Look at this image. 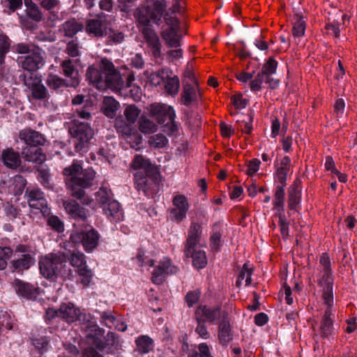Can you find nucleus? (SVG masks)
<instances>
[{"instance_id":"dca6fc26","label":"nucleus","mask_w":357,"mask_h":357,"mask_svg":"<svg viewBox=\"0 0 357 357\" xmlns=\"http://www.w3.org/2000/svg\"><path fill=\"white\" fill-rule=\"evenodd\" d=\"M29 206L32 209L40 211L44 215L50 213L47 207V202L44 197V193L38 188H27L25 192Z\"/></svg>"},{"instance_id":"412c9836","label":"nucleus","mask_w":357,"mask_h":357,"mask_svg":"<svg viewBox=\"0 0 357 357\" xmlns=\"http://www.w3.org/2000/svg\"><path fill=\"white\" fill-rule=\"evenodd\" d=\"M140 31L143 35L147 46L151 50L153 56L155 59L162 56V43L159 36L152 27H141Z\"/></svg>"},{"instance_id":"49530a36","label":"nucleus","mask_w":357,"mask_h":357,"mask_svg":"<svg viewBox=\"0 0 357 357\" xmlns=\"http://www.w3.org/2000/svg\"><path fill=\"white\" fill-rule=\"evenodd\" d=\"M180 88V82L177 76L167 77L165 82V91L172 96H176Z\"/></svg>"},{"instance_id":"4d7b16f0","label":"nucleus","mask_w":357,"mask_h":357,"mask_svg":"<svg viewBox=\"0 0 357 357\" xmlns=\"http://www.w3.org/2000/svg\"><path fill=\"white\" fill-rule=\"evenodd\" d=\"M168 143L167 138L162 134L153 135L149 139V144L155 148H163Z\"/></svg>"},{"instance_id":"7c9ffc66","label":"nucleus","mask_w":357,"mask_h":357,"mask_svg":"<svg viewBox=\"0 0 357 357\" xmlns=\"http://www.w3.org/2000/svg\"><path fill=\"white\" fill-rule=\"evenodd\" d=\"M102 322L108 328H114L119 331H125L127 328V325L122 321V319L117 316L116 317L113 312H105L102 315Z\"/></svg>"},{"instance_id":"393cba45","label":"nucleus","mask_w":357,"mask_h":357,"mask_svg":"<svg viewBox=\"0 0 357 357\" xmlns=\"http://www.w3.org/2000/svg\"><path fill=\"white\" fill-rule=\"evenodd\" d=\"M104 69L101 68V62L98 66H91L87 68L86 77L87 80L98 89L103 88Z\"/></svg>"},{"instance_id":"72a5a7b5","label":"nucleus","mask_w":357,"mask_h":357,"mask_svg":"<svg viewBox=\"0 0 357 357\" xmlns=\"http://www.w3.org/2000/svg\"><path fill=\"white\" fill-rule=\"evenodd\" d=\"M114 128L116 132L126 139H128L134 130L132 124L126 121L123 116H119L115 119Z\"/></svg>"},{"instance_id":"f257e3e1","label":"nucleus","mask_w":357,"mask_h":357,"mask_svg":"<svg viewBox=\"0 0 357 357\" xmlns=\"http://www.w3.org/2000/svg\"><path fill=\"white\" fill-rule=\"evenodd\" d=\"M63 174L72 196L82 199L85 195L84 189L92 185L96 173L91 168L83 169L79 162L75 160L72 165L63 169Z\"/></svg>"},{"instance_id":"052dcab7","label":"nucleus","mask_w":357,"mask_h":357,"mask_svg":"<svg viewBox=\"0 0 357 357\" xmlns=\"http://www.w3.org/2000/svg\"><path fill=\"white\" fill-rule=\"evenodd\" d=\"M40 47L36 46L32 43H18L15 46V50L18 54H31L35 52L36 49Z\"/></svg>"},{"instance_id":"58836bf2","label":"nucleus","mask_w":357,"mask_h":357,"mask_svg":"<svg viewBox=\"0 0 357 357\" xmlns=\"http://www.w3.org/2000/svg\"><path fill=\"white\" fill-rule=\"evenodd\" d=\"M11 41L10 38L4 33H0V72L6 68L5 59L6 54L9 52Z\"/></svg>"},{"instance_id":"aec40b11","label":"nucleus","mask_w":357,"mask_h":357,"mask_svg":"<svg viewBox=\"0 0 357 357\" xmlns=\"http://www.w3.org/2000/svg\"><path fill=\"white\" fill-rule=\"evenodd\" d=\"M173 207L169 211L170 219L179 223L186 218L187 212L189 209V204L187 198L182 195L174 197Z\"/></svg>"},{"instance_id":"69168bd1","label":"nucleus","mask_w":357,"mask_h":357,"mask_svg":"<svg viewBox=\"0 0 357 357\" xmlns=\"http://www.w3.org/2000/svg\"><path fill=\"white\" fill-rule=\"evenodd\" d=\"M305 31V22L301 18H297L294 23L292 33L295 37H301L304 35Z\"/></svg>"},{"instance_id":"c9c22d12","label":"nucleus","mask_w":357,"mask_h":357,"mask_svg":"<svg viewBox=\"0 0 357 357\" xmlns=\"http://www.w3.org/2000/svg\"><path fill=\"white\" fill-rule=\"evenodd\" d=\"M184 255L188 258H192V265L197 269L204 268L207 264L206 255L203 250H197L195 248H193L191 249L190 255L186 253Z\"/></svg>"},{"instance_id":"ea45409f","label":"nucleus","mask_w":357,"mask_h":357,"mask_svg":"<svg viewBox=\"0 0 357 357\" xmlns=\"http://www.w3.org/2000/svg\"><path fill=\"white\" fill-rule=\"evenodd\" d=\"M105 43L107 45H116L121 43L125 38V34L119 29H115L109 27L107 28V34Z\"/></svg>"},{"instance_id":"f03ea898","label":"nucleus","mask_w":357,"mask_h":357,"mask_svg":"<svg viewBox=\"0 0 357 357\" xmlns=\"http://www.w3.org/2000/svg\"><path fill=\"white\" fill-rule=\"evenodd\" d=\"M165 0H149L146 4L140 5L134 11V17L141 27H151V22L160 25L167 10Z\"/></svg>"},{"instance_id":"4468645a","label":"nucleus","mask_w":357,"mask_h":357,"mask_svg":"<svg viewBox=\"0 0 357 357\" xmlns=\"http://www.w3.org/2000/svg\"><path fill=\"white\" fill-rule=\"evenodd\" d=\"M72 266L81 277L80 282L84 287H87L91 282L93 273L86 264V256L80 251H73L66 256Z\"/></svg>"},{"instance_id":"4be33fe9","label":"nucleus","mask_w":357,"mask_h":357,"mask_svg":"<svg viewBox=\"0 0 357 357\" xmlns=\"http://www.w3.org/2000/svg\"><path fill=\"white\" fill-rule=\"evenodd\" d=\"M202 234V226L197 222H192L188 232V236L185 243L184 253L190 254L192 248H195L199 243Z\"/></svg>"},{"instance_id":"bb28decb","label":"nucleus","mask_w":357,"mask_h":357,"mask_svg":"<svg viewBox=\"0 0 357 357\" xmlns=\"http://www.w3.org/2000/svg\"><path fill=\"white\" fill-rule=\"evenodd\" d=\"M84 26L75 18L63 22L59 28V33L66 38H73L78 32L82 31Z\"/></svg>"},{"instance_id":"e2e57ef3","label":"nucleus","mask_w":357,"mask_h":357,"mask_svg":"<svg viewBox=\"0 0 357 357\" xmlns=\"http://www.w3.org/2000/svg\"><path fill=\"white\" fill-rule=\"evenodd\" d=\"M32 343L36 349L39 351L40 354H43L47 351L49 347V340L46 337H40L33 338Z\"/></svg>"},{"instance_id":"5701e85b","label":"nucleus","mask_w":357,"mask_h":357,"mask_svg":"<svg viewBox=\"0 0 357 357\" xmlns=\"http://www.w3.org/2000/svg\"><path fill=\"white\" fill-rule=\"evenodd\" d=\"M63 206L66 212L77 221V225H79V222L84 223L87 218L84 208L80 206L76 201L73 199L64 202Z\"/></svg>"},{"instance_id":"13d9d810","label":"nucleus","mask_w":357,"mask_h":357,"mask_svg":"<svg viewBox=\"0 0 357 357\" xmlns=\"http://www.w3.org/2000/svg\"><path fill=\"white\" fill-rule=\"evenodd\" d=\"M140 110L135 105H130L124 111V115L127 121L133 124L139 116Z\"/></svg>"},{"instance_id":"b1692460","label":"nucleus","mask_w":357,"mask_h":357,"mask_svg":"<svg viewBox=\"0 0 357 357\" xmlns=\"http://www.w3.org/2000/svg\"><path fill=\"white\" fill-rule=\"evenodd\" d=\"M335 314L331 313L329 310H325L321 322V336L328 340L334 339L335 328L333 326V319Z\"/></svg>"},{"instance_id":"680f3d73","label":"nucleus","mask_w":357,"mask_h":357,"mask_svg":"<svg viewBox=\"0 0 357 357\" xmlns=\"http://www.w3.org/2000/svg\"><path fill=\"white\" fill-rule=\"evenodd\" d=\"M197 321V326L195 328V333L202 339L206 340L210 337V333L208 331L206 322L199 319H195Z\"/></svg>"},{"instance_id":"7ed1b4c3","label":"nucleus","mask_w":357,"mask_h":357,"mask_svg":"<svg viewBox=\"0 0 357 357\" xmlns=\"http://www.w3.org/2000/svg\"><path fill=\"white\" fill-rule=\"evenodd\" d=\"M19 138L26 145L22 149V154L26 161L41 164L46 160V155L42 153L41 149H35L44 145L46 139L43 135L30 128H24L20 131Z\"/></svg>"},{"instance_id":"603ef678","label":"nucleus","mask_w":357,"mask_h":357,"mask_svg":"<svg viewBox=\"0 0 357 357\" xmlns=\"http://www.w3.org/2000/svg\"><path fill=\"white\" fill-rule=\"evenodd\" d=\"M135 188L139 191H142L144 194L147 193L149 190L148 178L142 173H137L135 175Z\"/></svg>"},{"instance_id":"c756f323","label":"nucleus","mask_w":357,"mask_h":357,"mask_svg":"<svg viewBox=\"0 0 357 357\" xmlns=\"http://www.w3.org/2000/svg\"><path fill=\"white\" fill-rule=\"evenodd\" d=\"M252 271L253 267L251 264L248 263L243 264L236 281V287L237 288H245L250 284Z\"/></svg>"},{"instance_id":"4c0bfd02","label":"nucleus","mask_w":357,"mask_h":357,"mask_svg":"<svg viewBox=\"0 0 357 357\" xmlns=\"http://www.w3.org/2000/svg\"><path fill=\"white\" fill-rule=\"evenodd\" d=\"M301 199V188L297 184H294L289 189L288 207L290 210H296L299 206Z\"/></svg>"},{"instance_id":"f3484780","label":"nucleus","mask_w":357,"mask_h":357,"mask_svg":"<svg viewBox=\"0 0 357 357\" xmlns=\"http://www.w3.org/2000/svg\"><path fill=\"white\" fill-rule=\"evenodd\" d=\"M43 51L39 48L31 54L20 56L17 59L21 67L28 72H35L41 68L45 63Z\"/></svg>"},{"instance_id":"bf43d9fd","label":"nucleus","mask_w":357,"mask_h":357,"mask_svg":"<svg viewBox=\"0 0 357 357\" xmlns=\"http://www.w3.org/2000/svg\"><path fill=\"white\" fill-rule=\"evenodd\" d=\"M319 264L321 267L320 274H332L331 260L326 253L321 255Z\"/></svg>"},{"instance_id":"2eb2a0df","label":"nucleus","mask_w":357,"mask_h":357,"mask_svg":"<svg viewBox=\"0 0 357 357\" xmlns=\"http://www.w3.org/2000/svg\"><path fill=\"white\" fill-rule=\"evenodd\" d=\"M178 271V268L172 264L170 259L164 257L152 271L151 281L155 284H162L167 275L175 274Z\"/></svg>"},{"instance_id":"774afa93","label":"nucleus","mask_w":357,"mask_h":357,"mask_svg":"<svg viewBox=\"0 0 357 357\" xmlns=\"http://www.w3.org/2000/svg\"><path fill=\"white\" fill-rule=\"evenodd\" d=\"M322 299L324 301V305L326 306L325 310H328L331 313H334L335 310L333 309L334 304V296L333 291H324L322 294Z\"/></svg>"},{"instance_id":"6e6d98bb","label":"nucleus","mask_w":357,"mask_h":357,"mask_svg":"<svg viewBox=\"0 0 357 357\" xmlns=\"http://www.w3.org/2000/svg\"><path fill=\"white\" fill-rule=\"evenodd\" d=\"M277 67L278 62L273 57H271L264 64L260 73L264 74L265 77H267L268 75H272L275 73Z\"/></svg>"},{"instance_id":"79ce46f5","label":"nucleus","mask_w":357,"mask_h":357,"mask_svg":"<svg viewBox=\"0 0 357 357\" xmlns=\"http://www.w3.org/2000/svg\"><path fill=\"white\" fill-rule=\"evenodd\" d=\"M130 167L135 170L143 169L147 173L151 172L153 169V165L149 160L142 155H136L135 156L130 164Z\"/></svg>"},{"instance_id":"a878e982","label":"nucleus","mask_w":357,"mask_h":357,"mask_svg":"<svg viewBox=\"0 0 357 357\" xmlns=\"http://www.w3.org/2000/svg\"><path fill=\"white\" fill-rule=\"evenodd\" d=\"M102 210L110 222H117L123 220V212L117 201L109 202V204L102 207Z\"/></svg>"},{"instance_id":"09e8293b","label":"nucleus","mask_w":357,"mask_h":357,"mask_svg":"<svg viewBox=\"0 0 357 357\" xmlns=\"http://www.w3.org/2000/svg\"><path fill=\"white\" fill-rule=\"evenodd\" d=\"M253 121V116L250 113L248 116H243L241 119L237 120L238 128L244 133L250 134L252 127V122Z\"/></svg>"},{"instance_id":"e433bc0d","label":"nucleus","mask_w":357,"mask_h":357,"mask_svg":"<svg viewBox=\"0 0 357 357\" xmlns=\"http://www.w3.org/2000/svg\"><path fill=\"white\" fill-rule=\"evenodd\" d=\"M119 103L112 97H105L101 110L108 118L113 119L119 108Z\"/></svg>"},{"instance_id":"9d476101","label":"nucleus","mask_w":357,"mask_h":357,"mask_svg":"<svg viewBox=\"0 0 357 357\" xmlns=\"http://www.w3.org/2000/svg\"><path fill=\"white\" fill-rule=\"evenodd\" d=\"M69 132L72 137L77 142L75 144L76 151L84 150L87 143L93 136V130L91 126L84 122L73 120L69 127Z\"/></svg>"},{"instance_id":"20e7f679","label":"nucleus","mask_w":357,"mask_h":357,"mask_svg":"<svg viewBox=\"0 0 357 357\" xmlns=\"http://www.w3.org/2000/svg\"><path fill=\"white\" fill-rule=\"evenodd\" d=\"M16 257L10 261V268L17 273L29 269L36 262V250L31 245L18 244L13 250Z\"/></svg>"},{"instance_id":"338daca9","label":"nucleus","mask_w":357,"mask_h":357,"mask_svg":"<svg viewBox=\"0 0 357 357\" xmlns=\"http://www.w3.org/2000/svg\"><path fill=\"white\" fill-rule=\"evenodd\" d=\"M66 52L70 57H77L80 55L79 46L77 40H72L66 45Z\"/></svg>"},{"instance_id":"f8f14e48","label":"nucleus","mask_w":357,"mask_h":357,"mask_svg":"<svg viewBox=\"0 0 357 357\" xmlns=\"http://www.w3.org/2000/svg\"><path fill=\"white\" fill-rule=\"evenodd\" d=\"M227 316V312L219 305H200L197 307L195 313V319H199L212 325H217Z\"/></svg>"},{"instance_id":"5fc2aeb1","label":"nucleus","mask_w":357,"mask_h":357,"mask_svg":"<svg viewBox=\"0 0 357 357\" xmlns=\"http://www.w3.org/2000/svg\"><path fill=\"white\" fill-rule=\"evenodd\" d=\"M47 225L59 233L64 231L63 222L56 215H52L48 218Z\"/></svg>"},{"instance_id":"0e129e2a","label":"nucleus","mask_w":357,"mask_h":357,"mask_svg":"<svg viewBox=\"0 0 357 357\" xmlns=\"http://www.w3.org/2000/svg\"><path fill=\"white\" fill-rule=\"evenodd\" d=\"M13 253V250L10 247L0 246V270L4 269L7 266L6 259H9Z\"/></svg>"},{"instance_id":"a19ab883","label":"nucleus","mask_w":357,"mask_h":357,"mask_svg":"<svg viewBox=\"0 0 357 357\" xmlns=\"http://www.w3.org/2000/svg\"><path fill=\"white\" fill-rule=\"evenodd\" d=\"M137 349L140 354H148L153 348V340L147 335H140L135 340Z\"/></svg>"},{"instance_id":"9b49d317","label":"nucleus","mask_w":357,"mask_h":357,"mask_svg":"<svg viewBox=\"0 0 357 357\" xmlns=\"http://www.w3.org/2000/svg\"><path fill=\"white\" fill-rule=\"evenodd\" d=\"M101 68L104 69L103 88L108 87L112 91L121 93L124 83L120 73L115 68L113 63L105 58L101 60Z\"/></svg>"},{"instance_id":"0eeeda50","label":"nucleus","mask_w":357,"mask_h":357,"mask_svg":"<svg viewBox=\"0 0 357 357\" xmlns=\"http://www.w3.org/2000/svg\"><path fill=\"white\" fill-rule=\"evenodd\" d=\"M70 238L75 243H81L84 250L89 252L97 247L100 235L91 225L83 223L80 229L70 234Z\"/></svg>"},{"instance_id":"3c124183","label":"nucleus","mask_w":357,"mask_h":357,"mask_svg":"<svg viewBox=\"0 0 357 357\" xmlns=\"http://www.w3.org/2000/svg\"><path fill=\"white\" fill-rule=\"evenodd\" d=\"M189 357H213L206 343H201L197 349L190 351Z\"/></svg>"},{"instance_id":"8fccbe9b","label":"nucleus","mask_w":357,"mask_h":357,"mask_svg":"<svg viewBox=\"0 0 357 357\" xmlns=\"http://www.w3.org/2000/svg\"><path fill=\"white\" fill-rule=\"evenodd\" d=\"M139 123V128L142 132L153 133L157 130V125L146 117H141Z\"/></svg>"},{"instance_id":"473e14b6","label":"nucleus","mask_w":357,"mask_h":357,"mask_svg":"<svg viewBox=\"0 0 357 357\" xmlns=\"http://www.w3.org/2000/svg\"><path fill=\"white\" fill-rule=\"evenodd\" d=\"M218 338L223 345L228 344L232 340V333L228 316L218 324Z\"/></svg>"},{"instance_id":"a18cd8bd","label":"nucleus","mask_w":357,"mask_h":357,"mask_svg":"<svg viewBox=\"0 0 357 357\" xmlns=\"http://www.w3.org/2000/svg\"><path fill=\"white\" fill-rule=\"evenodd\" d=\"M24 5L28 16L36 22L40 21L42 15L38 6L31 0H24Z\"/></svg>"},{"instance_id":"2f4dec72","label":"nucleus","mask_w":357,"mask_h":357,"mask_svg":"<svg viewBox=\"0 0 357 357\" xmlns=\"http://www.w3.org/2000/svg\"><path fill=\"white\" fill-rule=\"evenodd\" d=\"M61 67L63 70V75L70 78L69 82L70 84H75V87L79 85V73L73 65L72 61L70 59H66L63 61L61 63Z\"/></svg>"},{"instance_id":"39448f33","label":"nucleus","mask_w":357,"mask_h":357,"mask_svg":"<svg viewBox=\"0 0 357 357\" xmlns=\"http://www.w3.org/2000/svg\"><path fill=\"white\" fill-rule=\"evenodd\" d=\"M150 113L158 123L164 125L169 135H173L178 130V124L175 121L176 114L172 106L162 103H154L150 105Z\"/></svg>"},{"instance_id":"c85d7f7f","label":"nucleus","mask_w":357,"mask_h":357,"mask_svg":"<svg viewBox=\"0 0 357 357\" xmlns=\"http://www.w3.org/2000/svg\"><path fill=\"white\" fill-rule=\"evenodd\" d=\"M45 83L51 90L55 91H59L67 87H75V84H70L67 79L53 73L48 74Z\"/></svg>"},{"instance_id":"864d4df0","label":"nucleus","mask_w":357,"mask_h":357,"mask_svg":"<svg viewBox=\"0 0 357 357\" xmlns=\"http://www.w3.org/2000/svg\"><path fill=\"white\" fill-rule=\"evenodd\" d=\"M318 284L323 290H333V278L332 274H320Z\"/></svg>"},{"instance_id":"1a4fd4ad","label":"nucleus","mask_w":357,"mask_h":357,"mask_svg":"<svg viewBox=\"0 0 357 357\" xmlns=\"http://www.w3.org/2000/svg\"><path fill=\"white\" fill-rule=\"evenodd\" d=\"M46 317L48 319L59 317L67 323H73L75 321H84L86 315L82 314L79 308L71 303H63L59 309L49 308L46 310Z\"/></svg>"},{"instance_id":"de8ad7c7","label":"nucleus","mask_w":357,"mask_h":357,"mask_svg":"<svg viewBox=\"0 0 357 357\" xmlns=\"http://www.w3.org/2000/svg\"><path fill=\"white\" fill-rule=\"evenodd\" d=\"M112 197L111 190L106 187H101L96 195V200L101 205L102 208L107 204H109V202L114 201Z\"/></svg>"},{"instance_id":"a211bd4d","label":"nucleus","mask_w":357,"mask_h":357,"mask_svg":"<svg viewBox=\"0 0 357 357\" xmlns=\"http://www.w3.org/2000/svg\"><path fill=\"white\" fill-rule=\"evenodd\" d=\"M105 17L104 15L101 14L98 15L96 18L86 21L85 31L90 37L99 38L106 36L109 23Z\"/></svg>"},{"instance_id":"6ab92c4d","label":"nucleus","mask_w":357,"mask_h":357,"mask_svg":"<svg viewBox=\"0 0 357 357\" xmlns=\"http://www.w3.org/2000/svg\"><path fill=\"white\" fill-rule=\"evenodd\" d=\"M202 93L199 83L192 84L188 82H183V90L181 94V102L185 106L197 105L202 100Z\"/></svg>"},{"instance_id":"c03bdc74","label":"nucleus","mask_w":357,"mask_h":357,"mask_svg":"<svg viewBox=\"0 0 357 357\" xmlns=\"http://www.w3.org/2000/svg\"><path fill=\"white\" fill-rule=\"evenodd\" d=\"M94 342L96 348L102 351L107 347H114L116 344V335L114 333L109 332L104 337V340L96 337Z\"/></svg>"},{"instance_id":"37998d69","label":"nucleus","mask_w":357,"mask_h":357,"mask_svg":"<svg viewBox=\"0 0 357 357\" xmlns=\"http://www.w3.org/2000/svg\"><path fill=\"white\" fill-rule=\"evenodd\" d=\"M286 185H278L276 186L275 193H274V199L273 201V206L277 211H284V188Z\"/></svg>"},{"instance_id":"423d86ee","label":"nucleus","mask_w":357,"mask_h":357,"mask_svg":"<svg viewBox=\"0 0 357 357\" xmlns=\"http://www.w3.org/2000/svg\"><path fill=\"white\" fill-rule=\"evenodd\" d=\"M164 21L167 26V29L160 32V36L169 47H179L181 45L182 35L181 34L180 22L176 16L167 13Z\"/></svg>"},{"instance_id":"cd10ccee","label":"nucleus","mask_w":357,"mask_h":357,"mask_svg":"<svg viewBox=\"0 0 357 357\" xmlns=\"http://www.w3.org/2000/svg\"><path fill=\"white\" fill-rule=\"evenodd\" d=\"M291 163L289 156H284L276 167L275 179L283 185H286L287 176L290 172Z\"/></svg>"},{"instance_id":"6e6552de","label":"nucleus","mask_w":357,"mask_h":357,"mask_svg":"<svg viewBox=\"0 0 357 357\" xmlns=\"http://www.w3.org/2000/svg\"><path fill=\"white\" fill-rule=\"evenodd\" d=\"M65 262H66L65 254H48L41 257L39 261L40 272L45 278H52L59 274Z\"/></svg>"},{"instance_id":"ddd939ff","label":"nucleus","mask_w":357,"mask_h":357,"mask_svg":"<svg viewBox=\"0 0 357 357\" xmlns=\"http://www.w3.org/2000/svg\"><path fill=\"white\" fill-rule=\"evenodd\" d=\"M20 79L23 84L31 91V97L37 100H45L50 98V94L45 86L42 83L40 76L30 73L29 75L22 74Z\"/></svg>"},{"instance_id":"f704fd0d","label":"nucleus","mask_w":357,"mask_h":357,"mask_svg":"<svg viewBox=\"0 0 357 357\" xmlns=\"http://www.w3.org/2000/svg\"><path fill=\"white\" fill-rule=\"evenodd\" d=\"M2 160L4 165L10 168H16L20 165V155L13 149H7L2 152Z\"/></svg>"}]
</instances>
